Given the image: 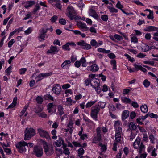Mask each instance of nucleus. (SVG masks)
Listing matches in <instances>:
<instances>
[{
	"mask_svg": "<svg viewBox=\"0 0 158 158\" xmlns=\"http://www.w3.org/2000/svg\"><path fill=\"white\" fill-rule=\"evenodd\" d=\"M65 14L70 20L79 19L81 18L77 16L76 11L72 6L69 5L66 10Z\"/></svg>",
	"mask_w": 158,
	"mask_h": 158,
	"instance_id": "obj_1",
	"label": "nucleus"
},
{
	"mask_svg": "<svg viewBox=\"0 0 158 158\" xmlns=\"http://www.w3.org/2000/svg\"><path fill=\"white\" fill-rule=\"evenodd\" d=\"M35 134V131L34 129L32 128H27L24 131V140H29Z\"/></svg>",
	"mask_w": 158,
	"mask_h": 158,
	"instance_id": "obj_2",
	"label": "nucleus"
},
{
	"mask_svg": "<svg viewBox=\"0 0 158 158\" xmlns=\"http://www.w3.org/2000/svg\"><path fill=\"white\" fill-rule=\"evenodd\" d=\"M27 145V143L23 141L19 142L15 145L16 148L18 149V152L20 153H23L26 151L25 146Z\"/></svg>",
	"mask_w": 158,
	"mask_h": 158,
	"instance_id": "obj_3",
	"label": "nucleus"
},
{
	"mask_svg": "<svg viewBox=\"0 0 158 158\" xmlns=\"http://www.w3.org/2000/svg\"><path fill=\"white\" fill-rule=\"evenodd\" d=\"M100 110L99 108L96 105L92 108L90 115L96 121L98 120V114Z\"/></svg>",
	"mask_w": 158,
	"mask_h": 158,
	"instance_id": "obj_4",
	"label": "nucleus"
},
{
	"mask_svg": "<svg viewBox=\"0 0 158 158\" xmlns=\"http://www.w3.org/2000/svg\"><path fill=\"white\" fill-rule=\"evenodd\" d=\"M37 131L41 137L45 138L48 141L51 139V138L49 136V133L45 130L40 128H38L37 129Z\"/></svg>",
	"mask_w": 158,
	"mask_h": 158,
	"instance_id": "obj_5",
	"label": "nucleus"
},
{
	"mask_svg": "<svg viewBox=\"0 0 158 158\" xmlns=\"http://www.w3.org/2000/svg\"><path fill=\"white\" fill-rule=\"evenodd\" d=\"M99 69V67L96 64L92 62L89 63V65L87 67L86 69L88 71L92 72L97 71Z\"/></svg>",
	"mask_w": 158,
	"mask_h": 158,
	"instance_id": "obj_6",
	"label": "nucleus"
},
{
	"mask_svg": "<svg viewBox=\"0 0 158 158\" xmlns=\"http://www.w3.org/2000/svg\"><path fill=\"white\" fill-rule=\"evenodd\" d=\"M34 152L35 156L38 157H40L43 155V151L42 148L37 146H34Z\"/></svg>",
	"mask_w": 158,
	"mask_h": 158,
	"instance_id": "obj_7",
	"label": "nucleus"
},
{
	"mask_svg": "<svg viewBox=\"0 0 158 158\" xmlns=\"http://www.w3.org/2000/svg\"><path fill=\"white\" fill-rule=\"evenodd\" d=\"M52 75V73L51 72L40 73L35 77V79L37 81H38Z\"/></svg>",
	"mask_w": 158,
	"mask_h": 158,
	"instance_id": "obj_8",
	"label": "nucleus"
},
{
	"mask_svg": "<svg viewBox=\"0 0 158 158\" xmlns=\"http://www.w3.org/2000/svg\"><path fill=\"white\" fill-rule=\"evenodd\" d=\"M47 30L44 28H42L40 31V34L38 37V40L40 41L44 40V38L46 35Z\"/></svg>",
	"mask_w": 158,
	"mask_h": 158,
	"instance_id": "obj_9",
	"label": "nucleus"
},
{
	"mask_svg": "<svg viewBox=\"0 0 158 158\" xmlns=\"http://www.w3.org/2000/svg\"><path fill=\"white\" fill-rule=\"evenodd\" d=\"M58 51L59 49L56 46H51L50 48V49L48 50L47 53L54 54L58 52Z\"/></svg>",
	"mask_w": 158,
	"mask_h": 158,
	"instance_id": "obj_10",
	"label": "nucleus"
},
{
	"mask_svg": "<svg viewBox=\"0 0 158 158\" xmlns=\"http://www.w3.org/2000/svg\"><path fill=\"white\" fill-rule=\"evenodd\" d=\"M61 88L59 84L54 85L53 86L52 91L56 94H59L60 92Z\"/></svg>",
	"mask_w": 158,
	"mask_h": 158,
	"instance_id": "obj_11",
	"label": "nucleus"
},
{
	"mask_svg": "<svg viewBox=\"0 0 158 158\" xmlns=\"http://www.w3.org/2000/svg\"><path fill=\"white\" fill-rule=\"evenodd\" d=\"M69 45L74 47L75 46L76 44L73 42H68L66 43L65 44L62 46V48L65 50L69 51L70 49V48L69 47Z\"/></svg>",
	"mask_w": 158,
	"mask_h": 158,
	"instance_id": "obj_12",
	"label": "nucleus"
},
{
	"mask_svg": "<svg viewBox=\"0 0 158 158\" xmlns=\"http://www.w3.org/2000/svg\"><path fill=\"white\" fill-rule=\"evenodd\" d=\"M158 30V28L156 27L151 26H147L143 29L144 31L148 32L156 31Z\"/></svg>",
	"mask_w": 158,
	"mask_h": 158,
	"instance_id": "obj_13",
	"label": "nucleus"
},
{
	"mask_svg": "<svg viewBox=\"0 0 158 158\" xmlns=\"http://www.w3.org/2000/svg\"><path fill=\"white\" fill-rule=\"evenodd\" d=\"M77 25L80 28L82 29L83 31H85L88 29V27L86 26V24L81 21L77 23Z\"/></svg>",
	"mask_w": 158,
	"mask_h": 158,
	"instance_id": "obj_14",
	"label": "nucleus"
},
{
	"mask_svg": "<svg viewBox=\"0 0 158 158\" xmlns=\"http://www.w3.org/2000/svg\"><path fill=\"white\" fill-rule=\"evenodd\" d=\"M23 4H24V7L28 9L31 7L35 4V2L34 1H27L23 2Z\"/></svg>",
	"mask_w": 158,
	"mask_h": 158,
	"instance_id": "obj_15",
	"label": "nucleus"
},
{
	"mask_svg": "<svg viewBox=\"0 0 158 158\" xmlns=\"http://www.w3.org/2000/svg\"><path fill=\"white\" fill-rule=\"evenodd\" d=\"M88 13L90 16L93 17L95 19L98 18V15L96 14L95 11L93 9H90L89 10Z\"/></svg>",
	"mask_w": 158,
	"mask_h": 158,
	"instance_id": "obj_16",
	"label": "nucleus"
},
{
	"mask_svg": "<svg viewBox=\"0 0 158 158\" xmlns=\"http://www.w3.org/2000/svg\"><path fill=\"white\" fill-rule=\"evenodd\" d=\"M129 112L127 110H125L122 113V119L124 120L126 119L129 116Z\"/></svg>",
	"mask_w": 158,
	"mask_h": 158,
	"instance_id": "obj_17",
	"label": "nucleus"
},
{
	"mask_svg": "<svg viewBox=\"0 0 158 158\" xmlns=\"http://www.w3.org/2000/svg\"><path fill=\"white\" fill-rule=\"evenodd\" d=\"M80 62L81 65L83 67H86L87 65V64L86 60L85 58L83 57L81 58L79 60H78Z\"/></svg>",
	"mask_w": 158,
	"mask_h": 158,
	"instance_id": "obj_18",
	"label": "nucleus"
},
{
	"mask_svg": "<svg viewBox=\"0 0 158 158\" xmlns=\"http://www.w3.org/2000/svg\"><path fill=\"white\" fill-rule=\"evenodd\" d=\"M140 139L138 137L137 138L133 143L134 147L135 149H137L139 147Z\"/></svg>",
	"mask_w": 158,
	"mask_h": 158,
	"instance_id": "obj_19",
	"label": "nucleus"
},
{
	"mask_svg": "<svg viewBox=\"0 0 158 158\" xmlns=\"http://www.w3.org/2000/svg\"><path fill=\"white\" fill-rule=\"evenodd\" d=\"M70 60H66L62 63L61 66L63 68H66L70 65Z\"/></svg>",
	"mask_w": 158,
	"mask_h": 158,
	"instance_id": "obj_20",
	"label": "nucleus"
},
{
	"mask_svg": "<svg viewBox=\"0 0 158 158\" xmlns=\"http://www.w3.org/2000/svg\"><path fill=\"white\" fill-rule=\"evenodd\" d=\"M64 141L62 140L61 138H60L58 139L55 143V144L57 147H60L63 143Z\"/></svg>",
	"mask_w": 158,
	"mask_h": 158,
	"instance_id": "obj_21",
	"label": "nucleus"
},
{
	"mask_svg": "<svg viewBox=\"0 0 158 158\" xmlns=\"http://www.w3.org/2000/svg\"><path fill=\"white\" fill-rule=\"evenodd\" d=\"M141 111L146 113L148 111V108L147 105L144 104L142 105L140 107Z\"/></svg>",
	"mask_w": 158,
	"mask_h": 158,
	"instance_id": "obj_22",
	"label": "nucleus"
},
{
	"mask_svg": "<svg viewBox=\"0 0 158 158\" xmlns=\"http://www.w3.org/2000/svg\"><path fill=\"white\" fill-rule=\"evenodd\" d=\"M57 108L59 114L60 116L64 114L63 109L61 106L60 105H59L58 106Z\"/></svg>",
	"mask_w": 158,
	"mask_h": 158,
	"instance_id": "obj_23",
	"label": "nucleus"
},
{
	"mask_svg": "<svg viewBox=\"0 0 158 158\" xmlns=\"http://www.w3.org/2000/svg\"><path fill=\"white\" fill-rule=\"evenodd\" d=\"M142 51L144 52L148 51L151 49L148 46L145 44H144L142 46Z\"/></svg>",
	"mask_w": 158,
	"mask_h": 158,
	"instance_id": "obj_24",
	"label": "nucleus"
},
{
	"mask_svg": "<svg viewBox=\"0 0 158 158\" xmlns=\"http://www.w3.org/2000/svg\"><path fill=\"white\" fill-rule=\"evenodd\" d=\"M78 156L80 158H83V157L82 156L84 153V150L82 148H79L78 150Z\"/></svg>",
	"mask_w": 158,
	"mask_h": 158,
	"instance_id": "obj_25",
	"label": "nucleus"
},
{
	"mask_svg": "<svg viewBox=\"0 0 158 158\" xmlns=\"http://www.w3.org/2000/svg\"><path fill=\"white\" fill-rule=\"evenodd\" d=\"M53 6L60 10L61 9L62 7V6L58 1L55 3L53 4Z\"/></svg>",
	"mask_w": 158,
	"mask_h": 158,
	"instance_id": "obj_26",
	"label": "nucleus"
},
{
	"mask_svg": "<svg viewBox=\"0 0 158 158\" xmlns=\"http://www.w3.org/2000/svg\"><path fill=\"white\" fill-rule=\"evenodd\" d=\"M97 80H93L91 81V85L94 88L96 87L99 85L98 81H96Z\"/></svg>",
	"mask_w": 158,
	"mask_h": 158,
	"instance_id": "obj_27",
	"label": "nucleus"
},
{
	"mask_svg": "<svg viewBox=\"0 0 158 158\" xmlns=\"http://www.w3.org/2000/svg\"><path fill=\"white\" fill-rule=\"evenodd\" d=\"M129 129L131 130H135L136 129V126L135 125L134 123L131 122L129 125Z\"/></svg>",
	"mask_w": 158,
	"mask_h": 158,
	"instance_id": "obj_28",
	"label": "nucleus"
},
{
	"mask_svg": "<svg viewBox=\"0 0 158 158\" xmlns=\"http://www.w3.org/2000/svg\"><path fill=\"white\" fill-rule=\"evenodd\" d=\"M121 133H116L115 135V140L117 142H118L121 140Z\"/></svg>",
	"mask_w": 158,
	"mask_h": 158,
	"instance_id": "obj_29",
	"label": "nucleus"
},
{
	"mask_svg": "<svg viewBox=\"0 0 158 158\" xmlns=\"http://www.w3.org/2000/svg\"><path fill=\"white\" fill-rule=\"evenodd\" d=\"M68 127L69 128L67 129H65V131L66 132H69L70 134H71L72 132V124L69 123L68 125Z\"/></svg>",
	"mask_w": 158,
	"mask_h": 158,
	"instance_id": "obj_30",
	"label": "nucleus"
},
{
	"mask_svg": "<svg viewBox=\"0 0 158 158\" xmlns=\"http://www.w3.org/2000/svg\"><path fill=\"white\" fill-rule=\"evenodd\" d=\"M124 56L126 57L128 60L132 62H133L135 61V60L134 58L131 57L128 54L125 53L124 54Z\"/></svg>",
	"mask_w": 158,
	"mask_h": 158,
	"instance_id": "obj_31",
	"label": "nucleus"
},
{
	"mask_svg": "<svg viewBox=\"0 0 158 158\" xmlns=\"http://www.w3.org/2000/svg\"><path fill=\"white\" fill-rule=\"evenodd\" d=\"M107 8L110 13H117L118 12V10L115 8L114 7L108 6L107 7Z\"/></svg>",
	"mask_w": 158,
	"mask_h": 158,
	"instance_id": "obj_32",
	"label": "nucleus"
},
{
	"mask_svg": "<svg viewBox=\"0 0 158 158\" xmlns=\"http://www.w3.org/2000/svg\"><path fill=\"white\" fill-rule=\"evenodd\" d=\"M17 99H13L12 103L9 106L7 109L12 108L15 106L17 103Z\"/></svg>",
	"mask_w": 158,
	"mask_h": 158,
	"instance_id": "obj_33",
	"label": "nucleus"
},
{
	"mask_svg": "<svg viewBox=\"0 0 158 158\" xmlns=\"http://www.w3.org/2000/svg\"><path fill=\"white\" fill-rule=\"evenodd\" d=\"M11 70L12 66H10L5 70V73L7 75L9 76L11 72Z\"/></svg>",
	"mask_w": 158,
	"mask_h": 158,
	"instance_id": "obj_34",
	"label": "nucleus"
},
{
	"mask_svg": "<svg viewBox=\"0 0 158 158\" xmlns=\"http://www.w3.org/2000/svg\"><path fill=\"white\" fill-rule=\"evenodd\" d=\"M131 43H137L138 42V38L135 36H133L131 38Z\"/></svg>",
	"mask_w": 158,
	"mask_h": 158,
	"instance_id": "obj_35",
	"label": "nucleus"
},
{
	"mask_svg": "<svg viewBox=\"0 0 158 158\" xmlns=\"http://www.w3.org/2000/svg\"><path fill=\"white\" fill-rule=\"evenodd\" d=\"M43 108L40 105H38L37 107L35 109V112L36 113H38L42 111Z\"/></svg>",
	"mask_w": 158,
	"mask_h": 158,
	"instance_id": "obj_36",
	"label": "nucleus"
},
{
	"mask_svg": "<svg viewBox=\"0 0 158 158\" xmlns=\"http://www.w3.org/2000/svg\"><path fill=\"white\" fill-rule=\"evenodd\" d=\"M97 140L99 141L101 138V131L99 128H98L97 129Z\"/></svg>",
	"mask_w": 158,
	"mask_h": 158,
	"instance_id": "obj_37",
	"label": "nucleus"
},
{
	"mask_svg": "<svg viewBox=\"0 0 158 158\" xmlns=\"http://www.w3.org/2000/svg\"><path fill=\"white\" fill-rule=\"evenodd\" d=\"M96 76V75L95 74H90L89 75V79L91 81H92L93 80H97V79L95 78Z\"/></svg>",
	"mask_w": 158,
	"mask_h": 158,
	"instance_id": "obj_38",
	"label": "nucleus"
},
{
	"mask_svg": "<svg viewBox=\"0 0 158 158\" xmlns=\"http://www.w3.org/2000/svg\"><path fill=\"white\" fill-rule=\"evenodd\" d=\"M64 28L68 31H72L73 30L72 25L70 24L69 25H66L64 27Z\"/></svg>",
	"mask_w": 158,
	"mask_h": 158,
	"instance_id": "obj_39",
	"label": "nucleus"
},
{
	"mask_svg": "<svg viewBox=\"0 0 158 158\" xmlns=\"http://www.w3.org/2000/svg\"><path fill=\"white\" fill-rule=\"evenodd\" d=\"M32 31V28L31 27H29L27 30L24 31V33L26 35H27L31 33Z\"/></svg>",
	"mask_w": 158,
	"mask_h": 158,
	"instance_id": "obj_40",
	"label": "nucleus"
},
{
	"mask_svg": "<svg viewBox=\"0 0 158 158\" xmlns=\"http://www.w3.org/2000/svg\"><path fill=\"white\" fill-rule=\"evenodd\" d=\"M110 89L106 85L104 84L102 86V90L104 92H106Z\"/></svg>",
	"mask_w": 158,
	"mask_h": 158,
	"instance_id": "obj_41",
	"label": "nucleus"
},
{
	"mask_svg": "<svg viewBox=\"0 0 158 158\" xmlns=\"http://www.w3.org/2000/svg\"><path fill=\"white\" fill-rule=\"evenodd\" d=\"M91 48V46L90 44H87L85 42V44L83 45V47L82 48L86 50H88L90 49Z\"/></svg>",
	"mask_w": 158,
	"mask_h": 158,
	"instance_id": "obj_42",
	"label": "nucleus"
},
{
	"mask_svg": "<svg viewBox=\"0 0 158 158\" xmlns=\"http://www.w3.org/2000/svg\"><path fill=\"white\" fill-rule=\"evenodd\" d=\"M96 102V101H91L89 102H88L87 103L86 105V107L87 108H89L91 106L94 104Z\"/></svg>",
	"mask_w": 158,
	"mask_h": 158,
	"instance_id": "obj_43",
	"label": "nucleus"
},
{
	"mask_svg": "<svg viewBox=\"0 0 158 158\" xmlns=\"http://www.w3.org/2000/svg\"><path fill=\"white\" fill-rule=\"evenodd\" d=\"M134 66L135 67V70L138 71L139 70H141L142 66L139 64H134Z\"/></svg>",
	"mask_w": 158,
	"mask_h": 158,
	"instance_id": "obj_44",
	"label": "nucleus"
},
{
	"mask_svg": "<svg viewBox=\"0 0 158 158\" xmlns=\"http://www.w3.org/2000/svg\"><path fill=\"white\" fill-rule=\"evenodd\" d=\"M110 63L113 66V69H116V61L114 60H112L110 61Z\"/></svg>",
	"mask_w": 158,
	"mask_h": 158,
	"instance_id": "obj_45",
	"label": "nucleus"
},
{
	"mask_svg": "<svg viewBox=\"0 0 158 158\" xmlns=\"http://www.w3.org/2000/svg\"><path fill=\"white\" fill-rule=\"evenodd\" d=\"M153 39L155 40L158 41V31L153 34Z\"/></svg>",
	"mask_w": 158,
	"mask_h": 158,
	"instance_id": "obj_46",
	"label": "nucleus"
},
{
	"mask_svg": "<svg viewBox=\"0 0 158 158\" xmlns=\"http://www.w3.org/2000/svg\"><path fill=\"white\" fill-rule=\"evenodd\" d=\"M114 37L118 41L122 40L123 38L122 36L117 34H115L114 35Z\"/></svg>",
	"mask_w": 158,
	"mask_h": 158,
	"instance_id": "obj_47",
	"label": "nucleus"
},
{
	"mask_svg": "<svg viewBox=\"0 0 158 158\" xmlns=\"http://www.w3.org/2000/svg\"><path fill=\"white\" fill-rule=\"evenodd\" d=\"M27 69L25 68H22L20 69L19 70V73L20 74L22 75L24 74Z\"/></svg>",
	"mask_w": 158,
	"mask_h": 158,
	"instance_id": "obj_48",
	"label": "nucleus"
},
{
	"mask_svg": "<svg viewBox=\"0 0 158 158\" xmlns=\"http://www.w3.org/2000/svg\"><path fill=\"white\" fill-rule=\"evenodd\" d=\"M106 103L105 102H100L98 103V106L101 108H104L105 106Z\"/></svg>",
	"mask_w": 158,
	"mask_h": 158,
	"instance_id": "obj_49",
	"label": "nucleus"
},
{
	"mask_svg": "<svg viewBox=\"0 0 158 158\" xmlns=\"http://www.w3.org/2000/svg\"><path fill=\"white\" fill-rule=\"evenodd\" d=\"M143 85L146 87H148L150 85V82L147 80H145L143 81Z\"/></svg>",
	"mask_w": 158,
	"mask_h": 158,
	"instance_id": "obj_50",
	"label": "nucleus"
},
{
	"mask_svg": "<svg viewBox=\"0 0 158 158\" xmlns=\"http://www.w3.org/2000/svg\"><path fill=\"white\" fill-rule=\"evenodd\" d=\"M115 7L120 10L123 7V6L121 4V2L119 1H118L115 6Z\"/></svg>",
	"mask_w": 158,
	"mask_h": 158,
	"instance_id": "obj_51",
	"label": "nucleus"
},
{
	"mask_svg": "<svg viewBox=\"0 0 158 158\" xmlns=\"http://www.w3.org/2000/svg\"><path fill=\"white\" fill-rule=\"evenodd\" d=\"M90 44L93 46L95 47L96 48L97 45V42L94 40H92L90 41Z\"/></svg>",
	"mask_w": 158,
	"mask_h": 158,
	"instance_id": "obj_52",
	"label": "nucleus"
},
{
	"mask_svg": "<svg viewBox=\"0 0 158 158\" xmlns=\"http://www.w3.org/2000/svg\"><path fill=\"white\" fill-rule=\"evenodd\" d=\"M132 2L135 3L138 5H141L142 6H144L143 4L139 0H133Z\"/></svg>",
	"mask_w": 158,
	"mask_h": 158,
	"instance_id": "obj_53",
	"label": "nucleus"
},
{
	"mask_svg": "<svg viewBox=\"0 0 158 158\" xmlns=\"http://www.w3.org/2000/svg\"><path fill=\"white\" fill-rule=\"evenodd\" d=\"M148 114L149 116L151 118H157L158 117V116L156 114H155L152 113L150 114L148 113Z\"/></svg>",
	"mask_w": 158,
	"mask_h": 158,
	"instance_id": "obj_54",
	"label": "nucleus"
},
{
	"mask_svg": "<svg viewBox=\"0 0 158 158\" xmlns=\"http://www.w3.org/2000/svg\"><path fill=\"white\" fill-rule=\"evenodd\" d=\"M102 19L104 21H106L108 20V16L107 15H103L101 16Z\"/></svg>",
	"mask_w": 158,
	"mask_h": 158,
	"instance_id": "obj_55",
	"label": "nucleus"
},
{
	"mask_svg": "<svg viewBox=\"0 0 158 158\" xmlns=\"http://www.w3.org/2000/svg\"><path fill=\"white\" fill-rule=\"evenodd\" d=\"M149 139L152 143L153 144L155 142H154V140L155 139V138L154 137L152 134L149 135Z\"/></svg>",
	"mask_w": 158,
	"mask_h": 158,
	"instance_id": "obj_56",
	"label": "nucleus"
},
{
	"mask_svg": "<svg viewBox=\"0 0 158 158\" xmlns=\"http://www.w3.org/2000/svg\"><path fill=\"white\" fill-rule=\"evenodd\" d=\"M151 35L150 33L146 34L144 36L145 39L148 40H149L151 39Z\"/></svg>",
	"mask_w": 158,
	"mask_h": 158,
	"instance_id": "obj_57",
	"label": "nucleus"
},
{
	"mask_svg": "<svg viewBox=\"0 0 158 158\" xmlns=\"http://www.w3.org/2000/svg\"><path fill=\"white\" fill-rule=\"evenodd\" d=\"M28 104L27 105H25L24 107L23 108V109L21 111V115L20 116L21 117L22 116L24 113L25 112L27 108H28Z\"/></svg>",
	"mask_w": 158,
	"mask_h": 158,
	"instance_id": "obj_58",
	"label": "nucleus"
},
{
	"mask_svg": "<svg viewBox=\"0 0 158 158\" xmlns=\"http://www.w3.org/2000/svg\"><path fill=\"white\" fill-rule=\"evenodd\" d=\"M85 42L83 40H81V41L77 43L78 45L81 46V48H82L83 45L85 44Z\"/></svg>",
	"mask_w": 158,
	"mask_h": 158,
	"instance_id": "obj_59",
	"label": "nucleus"
},
{
	"mask_svg": "<svg viewBox=\"0 0 158 158\" xmlns=\"http://www.w3.org/2000/svg\"><path fill=\"white\" fill-rule=\"evenodd\" d=\"M32 15V14L31 13L29 12L26 15V17L23 19V20H25L30 18L31 17Z\"/></svg>",
	"mask_w": 158,
	"mask_h": 158,
	"instance_id": "obj_60",
	"label": "nucleus"
},
{
	"mask_svg": "<svg viewBox=\"0 0 158 158\" xmlns=\"http://www.w3.org/2000/svg\"><path fill=\"white\" fill-rule=\"evenodd\" d=\"M59 23L62 25H65L66 22L65 20L64 19H61L59 20Z\"/></svg>",
	"mask_w": 158,
	"mask_h": 158,
	"instance_id": "obj_61",
	"label": "nucleus"
},
{
	"mask_svg": "<svg viewBox=\"0 0 158 158\" xmlns=\"http://www.w3.org/2000/svg\"><path fill=\"white\" fill-rule=\"evenodd\" d=\"M136 115V114L134 111L132 112L130 114V117L131 119H133Z\"/></svg>",
	"mask_w": 158,
	"mask_h": 158,
	"instance_id": "obj_62",
	"label": "nucleus"
},
{
	"mask_svg": "<svg viewBox=\"0 0 158 158\" xmlns=\"http://www.w3.org/2000/svg\"><path fill=\"white\" fill-rule=\"evenodd\" d=\"M40 9V6L38 5H36L35 8L33 10V12L35 14L37 11Z\"/></svg>",
	"mask_w": 158,
	"mask_h": 158,
	"instance_id": "obj_63",
	"label": "nucleus"
},
{
	"mask_svg": "<svg viewBox=\"0 0 158 158\" xmlns=\"http://www.w3.org/2000/svg\"><path fill=\"white\" fill-rule=\"evenodd\" d=\"M135 32V34L137 36H140L142 35V33L139 31L137 30H134Z\"/></svg>",
	"mask_w": 158,
	"mask_h": 158,
	"instance_id": "obj_64",
	"label": "nucleus"
}]
</instances>
